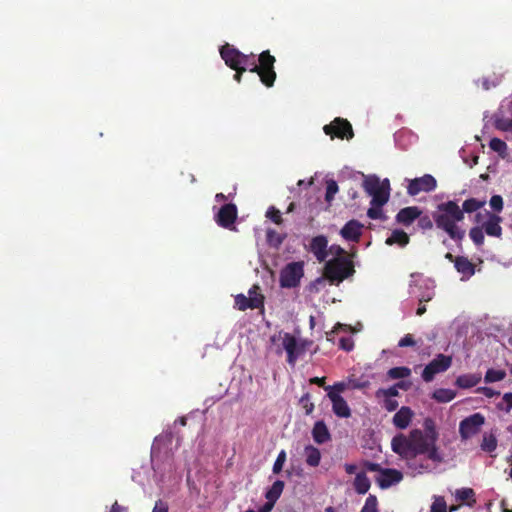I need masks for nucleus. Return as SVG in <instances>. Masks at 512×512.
<instances>
[{
	"mask_svg": "<svg viewBox=\"0 0 512 512\" xmlns=\"http://www.w3.org/2000/svg\"><path fill=\"white\" fill-rule=\"evenodd\" d=\"M423 427L424 431L413 429L408 436L398 434L391 441L393 452L406 459L409 467L417 471V473H423L430 469L428 464H417L416 457L418 455H426L429 460L435 463L443 461V457L436 445L439 434L434 420L429 417L425 418Z\"/></svg>",
	"mask_w": 512,
	"mask_h": 512,
	"instance_id": "1",
	"label": "nucleus"
},
{
	"mask_svg": "<svg viewBox=\"0 0 512 512\" xmlns=\"http://www.w3.org/2000/svg\"><path fill=\"white\" fill-rule=\"evenodd\" d=\"M219 52L221 58L230 69L250 67L249 71L257 73L260 77V81L266 87L270 88L274 85L276 80V72L274 69L276 59L270 54L269 50L259 54L258 64L256 63L254 54H244L229 43L222 45Z\"/></svg>",
	"mask_w": 512,
	"mask_h": 512,
	"instance_id": "2",
	"label": "nucleus"
},
{
	"mask_svg": "<svg viewBox=\"0 0 512 512\" xmlns=\"http://www.w3.org/2000/svg\"><path fill=\"white\" fill-rule=\"evenodd\" d=\"M436 227L445 231L455 241H461L465 231L461 230L457 223L464 219L463 210L452 200L437 205L436 211L432 214Z\"/></svg>",
	"mask_w": 512,
	"mask_h": 512,
	"instance_id": "3",
	"label": "nucleus"
},
{
	"mask_svg": "<svg viewBox=\"0 0 512 512\" xmlns=\"http://www.w3.org/2000/svg\"><path fill=\"white\" fill-rule=\"evenodd\" d=\"M277 339L281 341V347L278 348L277 353L280 354L282 351H285L286 361L292 367L305 354L307 347L312 344L310 340L298 339L293 334L284 331H280L277 336L271 337L272 342H275Z\"/></svg>",
	"mask_w": 512,
	"mask_h": 512,
	"instance_id": "4",
	"label": "nucleus"
},
{
	"mask_svg": "<svg viewBox=\"0 0 512 512\" xmlns=\"http://www.w3.org/2000/svg\"><path fill=\"white\" fill-rule=\"evenodd\" d=\"M355 273L353 261L348 257H335L325 263L324 277L330 283H340Z\"/></svg>",
	"mask_w": 512,
	"mask_h": 512,
	"instance_id": "5",
	"label": "nucleus"
},
{
	"mask_svg": "<svg viewBox=\"0 0 512 512\" xmlns=\"http://www.w3.org/2000/svg\"><path fill=\"white\" fill-rule=\"evenodd\" d=\"M363 188L366 193L372 196L371 205L384 206L390 197L389 180L380 182L376 176H369L363 181Z\"/></svg>",
	"mask_w": 512,
	"mask_h": 512,
	"instance_id": "6",
	"label": "nucleus"
},
{
	"mask_svg": "<svg viewBox=\"0 0 512 512\" xmlns=\"http://www.w3.org/2000/svg\"><path fill=\"white\" fill-rule=\"evenodd\" d=\"M249 297L244 294L235 296V307L240 311L258 309L264 307L265 297L261 293L260 286L255 284L248 291Z\"/></svg>",
	"mask_w": 512,
	"mask_h": 512,
	"instance_id": "7",
	"label": "nucleus"
},
{
	"mask_svg": "<svg viewBox=\"0 0 512 512\" xmlns=\"http://www.w3.org/2000/svg\"><path fill=\"white\" fill-rule=\"evenodd\" d=\"M304 275L302 262H291L287 264L280 272V286L282 288H295L300 284Z\"/></svg>",
	"mask_w": 512,
	"mask_h": 512,
	"instance_id": "8",
	"label": "nucleus"
},
{
	"mask_svg": "<svg viewBox=\"0 0 512 512\" xmlns=\"http://www.w3.org/2000/svg\"><path fill=\"white\" fill-rule=\"evenodd\" d=\"M323 130L326 135L332 139L337 137L339 139H351L354 136L352 125L347 119L337 117L330 124L325 125Z\"/></svg>",
	"mask_w": 512,
	"mask_h": 512,
	"instance_id": "9",
	"label": "nucleus"
},
{
	"mask_svg": "<svg viewBox=\"0 0 512 512\" xmlns=\"http://www.w3.org/2000/svg\"><path fill=\"white\" fill-rule=\"evenodd\" d=\"M452 364V357L444 354H438L429 364H427L422 372V378L425 382H431L435 375L445 372Z\"/></svg>",
	"mask_w": 512,
	"mask_h": 512,
	"instance_id": "10",
	"label": "nucleus"
},
{
	"mask_svg": "<svg viewBox=\"0 0 512 512\" xmlns=\"http://www.w3.org/2000/svg\"><path fill=\"white\" fill-rule=\"evenodd\" d=\"M485 423V417L481 413H474L464 418L459 424V433L462 439H469L480 432Z\"/></svg>",
	"mask_w": 512,
	"mask_h": 512,
	"instance_id": "11",
	"label": "nucleus"
},
{
	"mask_svg": "<svg viewBox=\"0 0 512 512\" xmlns=\"http://www.w3.org/2000/svg\"><path fill=\"white\" fill-rule=\"evenodd\" d=\"M437 186L436 179L430 175L425 174L422 177L414 178L412 180H409L408 186H407V193L410 196H416L421 192H431L435 190Z\"/></svg>",
	"mask_w": 512,
	"mask_h": 512,
	"instance_id": "12",
	"label": "nucleus"
},
{
	"mask_svg": "<svg viewBox=\"0 0 512 512\" xmlns=\"http://www.w3.org/2000/svg\"><path fill=\"white\" fill-rule=\"evenodd\" d=\"M414 285H411L412 290L411 294L416 295L419 300V303L429 302L435 296V284L434 281L430 279L421 278L419 280H415Z\"/></svg>",
	"mask_w": 512,
	"mask_h": 512,
	"instance_id": "13",
	"label": "nucleus"
},
{
	"mask_svg": "<svg viewBox=\"0 0 512 512\" xmlns=\"http://www.w3.org/2000/svg\"><path fill=\"white\" fill-rule=\"evenodd\" d=\"M237 215V206L233 203H227L219 209L218 213L215 215V221L220 227L231 229L234 227Z\"/></svg>",
	"mask_w": 512,
	"mask_h": 512,
	"instance_id": "14",
	"label": "nucleus"
},
{
	"mask_svg": "<svg viewBox=\"0 0 512 512\" xmlns=\"http://www.w3.org/2000/svg\"><path fill=\"white\" fill-rule=\"evenodd\" d=\"M403 479V474L393 468H383L381 473L375 478L376 483L381 489H387L392 485L398 484Z\"/></svg>",
	"mask_w": 512,
	"mask_h": 512,
	"instance_id": "15",
	"label": "nucleus"
},
{
	"mask_svg": "<svg viewBox=\"0 0 512 512\" xmlns=\"http://www.w3.org/2000/svg\"><path fill=\"white\" fill-rule=\"evenodd\" d=\"M364 225L356 219L349 220L340 230L341 237L350 242H359L363 234Z\"/></svg>",
	"mask_w": 512,
	"mask_h": 512,
	"instance_id": "16",
	"label": "nucleus"
},
{
	"mask_svg": "<svg viewBox=\"0 0 512 512\" xmlns=\"http://www.w3.org/2000/svg\"><path fill=\"white\" fill-rule=\"evenodd\" d=\"M308 250L319 262H324L328 257V238L318 235L311 239Z\"/></svg>",
	"mask_w": 512,
	"mask_h": 512,
	"instance_id": "17",
	"label": "nucleus"
},
{
	"mask_svg": "<svg viewBox=\"0 0 512 512\" xmlns=\"http://www.w3.org/2000/svg\"><path fill=\"white\" fill-rule=\"evenodd\" d=\"M327 397L332 403V411L336 416L340 418H349L351 416V409L341 395L327 393Z\"/></svg>",
	"mask_w": 512,
	"mask_h": 512,
	"instance_id": "18",
	"label": "nucleus"
},
{
	"mask_svg": "<svg viewBox=\"0 0 512 512\" xmlns=\"http://www.w3.org/2000/svg\"><path fill=\"white\" fill-rule=\"evenodd\" d=\"M502 217L496 213L489 214L488 219L483 223L484 232L491 237L501 238L502 237Z\"/></svg>",
	"mask_w": 512,
	"mask_h": 512,
	"instance_id": "19",
	"label": "nucleus"
},
{
	"mask_svg": "<svg viewBox=\"0 0 512 512\" xmlns=\"http://www.w3.org/2000/svg\"><path fill=\"white\" fill-rule=\"evenodd\" d=\"M421 213L417 206L405 207L397 213L396 221L404 226H409L420 217Z\"/></svg>",
	"mask_w": 512,
	"mask_h": 512,
	"instance_id": "20",
	"label": "nucleus"
},
{
	"mask_svg": "<svg viewBox=\"0 0 512 512\" xmlns=\"http://www.w3.org/2000/svg\"><path fill=\"white\" fill-rule=\"evenodd\" d=\"M413 411L411 408L407 406H402L393 416V424L398 429H405L409 426L412 417Z\"/></svg>",
	"mask_w": 512,
	"mask_h": 512,
	"instance_id": "21",
	"label": "nucleus"
},
{
	"mask_svg": "<svg viewBox=\"0 0 512 512\" xmlns=\"http://www.w3.org/2000/svg\"><path fill=\"white\" fill-rule=\"evenodd\" d=\"M454 266L463 278L469 279L475 274V265L465 256H457Z\"/></svg>",
	"mask_w": 512,
	"mask_h": 512,
	"instance_id": "22",
	"label": "nucleus"
},
{
	"mask_svg": "<svg viewBox=\"0 0 512 512\" xmlns=\"http://www.w3.org/2000/svg\"><path fill=\"white\" fill-rule=\"evenodd\" d=\"M312 437L317 444H323L330 440L331 435L324 421L320 420L314 424Z\"/></svg>",
	"mask_w": 512,
	"mask_h": 512,
	"instance_id": "23",
	"label": "nucleus"
},
{
	"mask_svg": "<svg viewBox=\"0 0 512 512\" xmlns=\"http://www.w3.org/2000/svg\"><path fill=\"white\" fill-rule=\"evenodd\" d=\"M353 486L358 494L364 495L369 491L371 482L365 472H359L355 476Z\"/></svg>",
	"mask_w": 512,
	"mask_h": 512,
	"instance_id": "24",
	"label": "nucleus"
},
{
	"mask_svg": "<svg viewBox=\"0 0 512 512\" xmlns=\"http://www.w3.org/2000/svg\"><path fill=\"white\" fill-rule=\"evenodd\" d=\"M410 241L408 234L400 229H395L392 231L391 235L386 239L385 243L387 245L397 244L401 247L406 246Z\"/></svg>",
	"mask_w": 512,
	"mask_h": 512,
	"instance_id": "25",
	"label": "nucleus"
},
{
	"mask_svg": "<svg viewBox=\"0 0 512 512\" xmlns=\"http://www.w3.org/2000/svg\"><path fill=\"white\" fill-rule=\"evenodd\" d=\"M481 381L479 374H463L457 377L456 385L463 389L476 386Z\"/></svg>",
	"mask_w": 512,
	"mask_h": 512,
	"instance_id": "26",
	"label": "nucleus"
},
{
	"mask_svg": "<svg viewBox=\"0 0 512 512\" xmlns=\"http://www.w3.org/2000/svg\"><path fill=\"white\" fill-rule=\"evenodd\" d=\"M306 463L311 467H317L320 464L321 453L320 450L313 445H307L304 449Z\"/></svg>",
	"mask_w": 512,
	"mask_h": 512,
	"instance_id": "27",
	"label": "nucleus"
},
{
	"mask_svg": "<svg viewBox=\"0 0 512 512\" xmlns=\"http://www.w3.org/2000/svg\"><path fill=\"white\" fill-rule=\"evenodd\" d=\"M284 486L285 484L282 480H276L265 494L267 501L274 505L281 496Z\"/></svg>",
	"mask_w": 512,
	"mask_h": 512,
	"instance_id": "28",
	"label": "nucleus"
},
{
	"mask_svg": "<svg viewBox=\"0 0 512 512\" xmlns=\"http://www.w3.org/2000/svg\"><path fill=\"white\" fill-rule=\"evenodd\" d=\"M485 204H486L485 200H479V199H476V198H469V199H466L463 202L461 210H463V214L465 212L466 213H473V212H477L478 210L483 208Z\"/></svg>",
	"mask_w": 512,
	"mask_h": 512,
	"instance_id": "29",
	"label": "nucleus"
},
{
	"mask_svg": "<svg viewBox=\"0 0 512 512\" xmlns=\"http://www.w3.org/2000/svg\"><path fill=\"white\" fill-rule=\"evenodd\" d=\"M456 393L451 389L439 388L433 392L432 398L439 403H447L452 401Z\"/></svg>",
	"mask_w": 512,
	"mask_h": 512,
	"instance_id": "30",
	"label": "nucleus"
},
{
	"mask_svg": "<svg viewBox=\"0 0 512 512\" xmlns=\"http://www.w3.org/2000/svg\"><path fill=\"white\" fill-rule=\"evenodd\" d=\"M489 147L494 152L498 153L501 158H505L507 156V144L500 138L494 137L489 142Z\"/></svg>",
	"mask_w": 512,
	"mask_h": 512,
	"instance_id": "31",
	"label": "nucleus"
},
{
	"mask_svg": "<svg viewBox=\"0 0 512 512\" xmlns=\"http://www.w3.org/2000/svg\"><path fill=\"white\" fill-rule=\"evenodd\" d=\"M506 377V372L504 370H496L490 368L486 371L484 381L486 383H493L503 380Z\"/></svg>",
	"mask_w": 512,
	"mask_h": 512,
	"instance_id": "32",
	"label": "nucleus"
},
{
	"mask_svg": "<svg viewBox=\"0 0 512 512\" xmlns=\"http://www.w3.org/2000/svg\"><path fill=\"white\" fill-rule=\"evenodd\" d=\"M411 370L408 367H393L388 370L387 375L391 379H403L410 376Z\"/></svg>",
	"mask_w": 512,
	"mask_h": 512,
	"instance_id": "33",
	"label": "nucleus"
},
{
	"mask_svg": "<svg viewBox=\"0 0 512 512\" xmlns=\"http://www.w3.org/2000/svg\"><path fill=\"white\" fill-rule=\"evenodd\" d=\"M469 237L476 246H482L484 244V230L482 227L474 226L469 231Z\"/></svg>",
	"mask_w": 512,
	"mask_h": 512,
	"instance_id": "34",
	"label": "nucleus"
},
{
	"mask_svg": "<svg viewBox=\"0 0 512 512\" xmlns=\"http://www.w3.org/2000/svg\"><path fill=\"white\" fill-rule=\"evenodd\" d=\"M481 448L483 451H486V452H493L496 450L497 448V439L494 435L490 434V435H484L483 437V440H482V443H481Z\"/></svg>",
	"mask_w": 512,
	"mask_h": 512,
	"instance_id": "35",
	"label": "nucleus"
},
{
	"mask_svg": "<svg viewBox=\"0 0 512 512\" xmlns=\"http://www.w3.org/2000/svg\"><path fill=\"white\" fill-rule=\"evenodd\" d=\"M360 512H379L377 497L375 495L370 494L366 498L365 504L360 510Z\"/></svg>",
	"mask_w": 512,
	"mask_h": 512,
	"instance_id": "36",
	"label": "nucleus"
},
{
	"mask_svg": "<svg viewBox=\"0 0 512 512\" xmlns=\"http://www.w3.org/2000/svg\"><path fill=\"white\" fill-rule=\"evenodd\" d=\"M474 496H475V493H474L473 489H471V488H461L456 491V498L461 502L469 501L472 499V501L474 503L475 502Z\"/></svg>",
	"mask_w": 512,
	"mask_h": 512,
	"instance_id": "37",
	"label": "nucleus"
},
{
	"mask_svg": "<svg viewBox=\"0 0 512 512\" xmlns=\"http://www.w3.org/2000/svg\"><path fill=\"white\" fill-rule=\"evenodd\" d=\"M489 205L493 210V213H500L504 208V201L501 195H493L490 198Z\"/></svg>",
	"mask_w": 512,
	"mask_h": 512,
	"instance_id": "38",
	"label": "nucleus"
},
{
	"mask_svg": "<svg viewBox=\"0 0 512 512\" xmlns=\"http://www.w3.org/2000/svg\"><path fill=\"white\" fill-rule=\"evenodd\" d=\"M299 404L304 409L306 415H310L314 410V404L311 402V396L307 392L299 400Z\"/></svg>",
	"mask_w": 512,
	"mask_h": 512,
	"instance_id": "39",
	"label": "nucleus"
},
{
	"mask_svg": "<svg viewBox=\"0 0 512 512\" xmlns=\"http://www.w3.org/2000/svg\"><path fill=\"white\" fill-rule=\"evenodd\" d=\"M338 192V184L334 180L327 181L325 200L331 203L334 199L335 194Z\"/></svg>",
	"mask_w": 512,
	"mask_h": 512,
	"instance_id": "40",
	"label": "nucleus"
},
{
	"mask_svg": "<svg viewBox=\"0 0 512 512\" xmlns=\"http://www.w3.org/2000/svg\"><path fill=\"white\" fill-rule=\"evenodd\" d=\"M499 410L509 413L512 409V392H507L503 395L502 401L497 404Z\"/></svg>",
	"mask_w": 512,
	"mask_h": 512,
	"instance_id": "41",
	"label": "nucleus"
},
{
	"mask_svg": "<svg viewBox=\"0 0 512 512\" xmlns=\"http://www.w3.org/2000/svg\"><path fill=\"white\" fill-rule=\"evenodd\" d=\"M349 388L348 382L340 381L334 383L332 386L325 387L327 393H334L340 395V393L344 392Z\"/></svg>",
	"mask_w": 512,
	"mask_h": 512,
	"instance_id": "42",
	"label": "nucleus"
},
{
	"mask_svg": "<svg viewBox=\"0 0 512 512\" xmlns=\"http://www.w3.org/2000/svg\"><path fill=\"white\" fill-rule=\"evenodd\" d=\"M266 217L273 221L275 224L280 225L283 222L281 212L275 207H270L266 212Z\"/></svg>",
	"mask_w": 512,
	"mask_h": 512,
	"instance_id": "43",
	"label": "nucleus"
},
{
	"mask_svg": "<svg viewBox=\"0 0 512 512\" xmlns=\"http://www.w3.org/2000/svg\"><path fill=\"white\" fill-rule=\"evenodd\" d=\"M286 461V452L284 450H281L274 462L273 465V473L278 474L282 471L283 465Z\"/></svg>",
	"mask_w": 512,
	"mask_h": 512,
	"instance_id": "44",
	"label": "nucleus"
},
{
	"mask_svg": "<svg viewBox=\"0 0 512 512\" xmlns=\"http://www.w3.org/2000/svg\"><path fill=\"white\" fill-rule=\"evenodd\" d=\"M382 207L383 206L371 205V207L367 210V216L374 220L384 219L385 217L383 215Z\"/></svg>",
	"mask_w": 512,
	"mask_h": 512,
	"instance_id": "45",
	"label": "nucleus"
},
{
	"mask_svg": "<svg viewBox=\"0 0 512 512\" xmlns=\"http://www.w3.org/2000/svg\"><path fill=\"white\" fill-rule=\"evenodd\" d=\"M431 512H447L446 502L442 497L435 499L431 505Z\"/></svg>",
	"mask_w": 512,
	"mask_h": 512,
	"instance_id": "46",
	"label": "nucleus"
},
{
	"mask_svg": "<svg viewBox=\"0 0 512 512\" xmlns=\"http://www.w3.org/2000/svg\"><path fill=\"white\" fill-rule=\"evenodd\" d=\"M489 214H493V212L488 210L477 212L474 216V222L477 224V226L483 227V223H485V221L488 219Z\"/></svg>",
	"mask_w": 512,
	"mask_h": 512,
	"instance_id": "47",
	"label": "nucleus"
},
{
	"mask_svg": "<svg viewBox=\"0 0 512 512\" xmlns=\"http://www.w3.org/2000/svg\"><path fill=\"white\" fill-rule=\"evenodd\" d=\"M418 226L423 230H429L433 227V222L428 215L421 216L418 218Z\"/></svg>",
	"mask_w": 512,
	"mask_h": 512,
	"instance_id": "48",
	"label": "nucleus"
},
{
	"mask_svg": "<svg viewBox=\"0 0 512 512\" xmlns=\"http://www.w3.org/2000/svg\"><path fill=\"white\" fill-rule=\"evenodd\" d=\"M362 467L369 472H378V474L381 473V470L383 468L378 463L370 462V461H363Z\"/></svg>",
	"mask_w": 512,
	"mask_h": 512,
	"instance_id": "49",
	"label": "nucleus"
},
{
	"mask_svg": "<svg viewBox=\"0 0 512 512\" xmlns=\"http://www.w3.org/2000/svg\"><path fill=\"white\" fill-rule=\"evenodd\" d=\"M340 348L344 351H351L354 348V342L350 337H342L339 341Z\"/></svg>",
	"mask_w": 512,
	"mask_h": 512,
	"instance_id": "50",
	"label": "nucleus"
},
{
	"mask_svg": "<svg viewBox=\"0 0 512 512\" xmlns=\"http://www.w3.org/2000/svg\"><path fill=\"white\" fill-rule=\"evenodd\" d=\"M333 254L335 257H347L346 251L339 245L333 244L328 248V255Z\"/></svg>",
	"mask_w": 512,
	"mask_h": 512,
	"instance_id": "51",
	"label": "nucleus"
},
{
	"mask_svg": "<svg viewBox=\"0 0 512 512\" xmlns=\"http://www.w3.org/2000/svg\"><path fill=\"white\" fill-rule=\"evenodd\" d=\"M416 344L413 336L411 334H406L403 338L398 342L399 347H408L414 346Z\"/></svg>",
	"mask_w": 512,
	"mask_h": 512,
	"instance_id": "52",
	"label": "nucleus"
},
{
	"mask_svg": "<svg viewBox=\"0 0 512 512\" xmlns=\"http://www.w3.org/2000/svg\"><path fill=\"white\" fill-rule=\"evenodd\" d=\"M379 393H382L385 396V398H393V397H396L399 395L397 386H394V385L388 389L379 390L378 394Z\"/></svg>",
	"mask_w": 512,
	"mask_h": 512,
	"instance_id": "53",
	"label": "nucleus"
},
{
	"mask_svg": "<svg viewBox=\"0 0 512 512\" xmlns=\"http://www.w3.org/2000/svg\"><path fill=\"white\" fill-rule=\"evenodd\" d=\"M168 511H169L168 503L161 499L156 501L154 508L152 510V512H168Z\"/></svg>",
	"mask_w": 512,
	"mask_h": 512,
	"instance_id": "54",
	"label": "nucleus"
},
{
	"mask_svg": "<svg viewBox=\"0 0 512 512\" xmlns=\"http://www.w3.org/2000/svg\"><path fill=\"white\" fill-rule=\"evenodd\" d=\"M512 119H507V120H499L497 121V128L502 130V131H509V132H512Z\"/></svg>",
	"mask_w": 512,
	"mask_h": 512,
	"instance_id": "55",
	"label": "nucleus"
},
{
	"mask_svg": "<svg viewBox=\"0 0 512 512\" xmlns=\"http://www.w3.org/2000/svg\"><path fill=\"white\" fill-rule=\"evenodd\" d=\"M384 407L387 411L392 412L397 409L398 402L395 399L392 398H385L384 400Z\"/></svg>",
	"mask_w": 512,
	"mask_h": 512,
	"instance_id": "56",
	"label": "nucleus"
},
{
	"mask_svg": "<svg viewBox=\"0 0 512 512\" xmlns=\"http://www.w3.org/2000/svg\"><path fill=\"white\" fill-rule=\"evenodd\" d=\"M477 391L482 393V394H484L488 398H492V397L497 396V395L500 394L499 392L493 390L490 387H480V388H478Z\"/></svg>",
	"mask_w": 512,
	"mask_h": 512,
	"instance_id": "57",
	"label": "nucleus"
},
{
	"mask_svg": "<svg viewBox=\"0 0 512 512\" xmlns=\"http://www.w3.org/2000/svg\"><path fill=\"white\" fill-rule=\"evenodd\" d=\"M249 67H244V68H237V69H233L235 71V74H234V80L238 83L241 82V79H242V75L243 73L248 69Z\"/></svg>",
	"mask_w": 512,
	"mask_h": 512,
	"instance_id": "58",
	"label": "nucleus"
},
{
	"mask_svg": "<svg viewBox=\"0 0 512 512\" xmlns=\"http://www.w3.org/2000/svg\"><path fill=\"white\" fill-rule=\"evenodd\" d=\"M311 384H316L320 387H323L325 389V377H313L310 380Z\"/></svg>",
	"mask_w": 512,
	"mask_h": 512,
	"instance_id": "59",
	"label": "nucleus"
},
{
	"mask_svg": "<svg viewBox=\"0 0 512 512\" xmlns=\"http://www.w3.org/2000/svg\"><path fill=\"white\" fill-rule=\"evenodd\" d=\"M348 384H349V388H353V389H361V388L366 387V383H359L358 381L351 380V379L348 381Z\"/></svg>",
	"mask_w": 512,
	"mask_h": 512,
	"instance_id": "60",
	"label": "nucleus"
},
{
	"mask_svg": "<svg viewBox=\"0 0 512 512\" xmlns=\"http://www.w3.org/2000/svg\"><path fill=\"white\" fill-rule=\"evenodd\" d=\"M109 512H127V508L119 505L118 502L115 501Z\"/></svg>",
	"mask_w": 512,
	"mask_h": 512,
	"instance_id": "61",
	"label": "nucleus"
},
{
	"mask_svg": "<svg viewBox=\"0 0 512 512\" xmlns=\"http://www.w3.org/2000/svg\"><path fill=\"white\" fill-rule=\"evenodd\" d=\"M344 468H345V471L347 474H354V473H356V470H357V466L355 464H349V463H346L344 465Z\"/></svg>",
	"mask_w": 512,
	"mask_h": 512,
	"instance_id": "62",
	"label": "nucleus"
},
{
	"mask_svg": "<svg viewBox=\"0 0 512 512\" xmlns=\"http://www.w3.org/2000/svg\"><path fill=\"white\" fill-rule=\"evenodd\" d=\"M481 85H482L483 89L489 90L491 87H495L496 83H494V82L490 83V81L487 78H483L481 80Z\"/></svg>",
	"mask_w": 512,
	"mask_h": 512,
	"instance_id": "63",
	"label": "nucleus"
},
{
	"mask_svg": "<svg viewBox=\"0 0 512 512\" xmlns=\"http://www.w3.org/2000/svg\"><path fill=\"white\" fill-rule=\"evenodd\" d=\"M272 507L273 504L267 501V503L263 507H261L258 512H269L272 509Z\"/></svg>",
	"mask_w": 512,
	"mask_h": 512,
	"instance_id": "64",
	"label": "nucleus"
}]
</instances>
